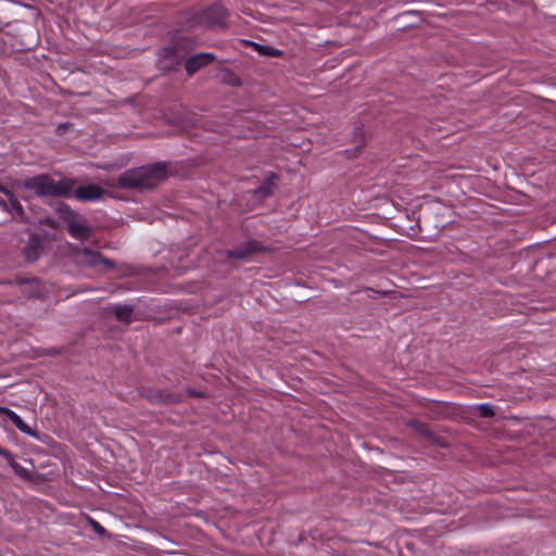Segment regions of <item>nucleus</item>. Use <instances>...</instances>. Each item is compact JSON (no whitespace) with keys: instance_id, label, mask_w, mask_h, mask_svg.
Instances as JSON below:
<instances>
[{"instance_id":"ddd939ff","label":"nucleus","mask_w":556,"mask_h":556,"mask_svg":"<svg viewBox=\"0 0 556 556\" xmlns=\"http://www.w3.org/2000/svg\"><path fill=\"white\" fill-rule=\"evenodd\" d=\"M273 190V182L271 181H265L260 188L256 189L255 193L257 198H265L271 193Z\"/></svg>"},{"instance_id":"20e7f679","label":"nucleus","mask_w":556,"mask_h":556,"mask_svg":"<svg viewBox=\"0 0 556 556\" xmlns=\"http://www.w3.org/2000/svg\"><path fill=\"white\" fill-rule=\"evenodd\" d=\"M104 190L97 185H86L75 190V197L81 201H96L101 199Z\"/></svg>"},{"instance_id":"f8f14e48","label":"nucleus","mask_w":556,"mask_h":556,"mask_svg":"<svg viewBox=\"0 0 556 556\" xmlns=\"http://www.w3.org/2000/svg\"><path fill=\"white\" fill-rule=\"evenodd\" d=\"M12 422L21 432L36 437V432L18 415L14 416V420Z\"/></svg>"},{"instance_id":"9b49d317","label":"nucleus","mask_w":556,"mask_h":556,"mask_svg":"<svg viewBox=\"0 0 556 556\" xmlns=\"http://www.w3.org/2000/svg\"><path fill=\"white\" fill-rule=\"evenodd\" d=\"M114 314L117 319L128 323L131 317V308L128 306L117 305L114 307Z\"/></svg>"},{"instance_id":"6ab92c4d","label":"nucleus","mask_w":556,"mask_h":556,"mask_svg":"<svg viewBox=\"0 0 556 556\" xmlns=\"http://www.w3.org/2000/svg\"><path fill=\"white\" fill-rule=\"evenodd\" d=\"M0 455H1V456H3V457H5V458L9 460V463H10V462H14V460L12 459V455H11L8 451H5V450H3V448H1V447H0Z\"/></svg>"},{"instance_id":"412c9836","label":"nucleus","mask_w":556,"mask_h":556,"mask_svg":"<svg viewBox=\"0 0 556 556\" xmlns=\"http://www.w3.org/2000/svg\"><path fill=\"white\" fill-rule=\"evenodd\" d=\"M232 84H235V85H239V78H235V79H233V81H232Z\"/></svg>"},{"instance_id":"6e6552de","label":"nucleus","mask_w":556,"mask_h":556,"mask_svg":"<svg viewBox=\"0 0 556 556\" xmlns=\"http://www.w3.org/2000/svg\"><path fill=\"white\" fill-rule=\"evenodd\" d=\"M68 231L76 239H86L89 237L90 229L83 223L72 222L68 225Z\"/></svg>"},{"instance_id":"2eb2a0df","label":"nucleus","mask_w":556,"mask_h":556,"mask_svg":"<svg viewBox=\"0 0 556 556\" xmlns=\"http://www.w3.org/2000/svg\"><path fill=\"white\" fill-rule=\"evenodd\" d=\"M10 465L18 476L28 478V476H29L28 471L24 467H22L20 464L15 463V462H10Z\"/></svg>"},{"instance_id":"9d476101","label":"nucleus","mask_w":556,"mask_h":556,"mask_svg":"<svg viewBox=\"0 0 556 556\" xmlns=\"http://www.w3.org/2000/svg\"><path fill=\"white\" fill-rule=\"evenodd\" d=\"M4 193L9 195L10 212L13 217L23 220L24 212L22 204L10 192L7 191Z\"/></svg>"},{"instance_id":"4468645a","label":"nucleus","mask_w":556,"mask_h":556,"mask_svg":"<svg viewBox=\"0 0 556 556\" xmlns=\"http://www.w3.org/2000/svg\"><path fill=\"white\" fill-rule=\"evenodd\" d=\"M481 417H492L494 415L493 407L489 404H479L476 406Z\"/></svg>"},{"instance_id":"a211bd4d","label":"nucleus","mask_w":556,"mask_h":556,"mask_svg":"<svg viewBox=\"0 0 556 556\" xmlns=\"http://www.w3.org/2000/svg\"><path fill=\"white\" fill-rule=\"evenodd\" d=\"M2 414H5L10 418L11 421L14 420V416H17V414L15 412H13L7 407H4V410H2Z\"/></svg>"},{"instance_id":"5701e85b","label":"nucleus","mask_w":556,"mask_h":556,"mask_svg":"<svg viewBox=\"0 0 556 556\" xmlns=\"http://www.w3.org/2000/svg\"><path fill=\"white\" fill-rule=\"evenodd\" d=\"M0 204H2V205H4V206H7L3 202H0Z\"/></svg>"},{"instance_id":"1a4fd4ad","label":"nucleus","mask_w":556,"mask_h":556,"mask_svg":"<svg viewBox=\"0 0 556 556\" xmlns=\"http://www.w3.org/2000/svg\"><path fill=\"white\" fill-rule=\"evenodd\" d=\"M248 43L261 55L279 58L283 54L281 50H278L270 46H264V45H260V43H256L253 41H249Z\"/></svg>"},{"instance_id":"423d86ee","label":"nucleus","mask_w":556,"mask_h":556,"mask_svg":"<svg viewBox=\"0 0 556 556\" xmlns=\"http://www.w3.org/2000/svg\"><path fill=\"white\" fill-rule=\"evenodd\" d=\"M41 248L40 238L36 235H31L23 250L26 261L34 262L39 256V250Z\"/></svg>"},{"instance_id":"f257e3e1","label":"nucleus","mask_w":556,"mask_h":556,"mask_svg":"<svg viewBox=\"0 0 556 556\" xmlns=\"http://www.w3.org/2000/svg\"><path fill=\"white\" fill-rule=\"evenodd\" d=\"M167 176L166 165L157 163L126 170L119 176V184L126 188H153Z\"/></svg>"},{"instance_id":"7ed1b4c3","label":"nucleus","mask_w":556,"mask_h":556,"mask_svg":"<svg viewBox=\"0 0 556 556\" xmlns=\"http://www.w3.org/2000/svg\"><path fill=\"white\" fill-rule=\"evenodd\" d=\"M215 55L208 52L198 53L186 61V71L189 74L195 73L201 67L210 64Z\"/></svg>"},{"instance_id":"aec40b11","label":"nucleus","mask_w":556,"mask_h":556,"mask_svg":"<svg viewBox=\"0 0 556 556\" xmlns=\"http://www.w3.org/2000/svg\"><path fill=\"white\" fill-rule=\"evenodd\" d=\"M37 286H38V281H37V280H31V281L29 282V287H30V289H31V290L36 289V288H37Z\"/></svg>"},{"instance_id":"f3484780","label":"nucleus","mask_w":556,"mask_h":556,"mask_svg":"<svg viewBox=\"0 0 556 556\" xmlns=\"http://www.w3.org/2000/svg\"><path fill=\"white\" fill-rule=\"evenodd\" d=\"M214 10L218 13V21L215 23H220L222 20L226 16V10L222 7H217Z\"/></svg>"},{"instance_id":"dca6fc26","label":"nucleus","mask_w":556,"mask_h":556,"mask_svg":"<svg viewBox=\"0 0 556 556\" xmlns=\"http://www.w3.org/2000/svg\"><path fill=\"white\" fill-rule=\"evenodd\" d=\"M91 526L97 533L104 534L105 530L99 522L91 520Z\"/></svg>"},{"instance_id":"4be33fe9","label":"nucleus","mask_w":556,"mask_h":556,"mask_svg":"<svg viewBox=\"0 0 556 556\" xmlns=\"http://www.w3.org/2000/svg\"><path fill=\"white\" fill-rule=\"evenodd\" d=\"M2 410H4V407H3V406H0V413H2Z\"/></svg>"},{"instance_id":"0eeeda50","label":"nucleus","mask_w":556,"mask_h":556,"mask_svg":"<svg viewBox=\"0 0 556 556\" xmlns=\"http://www.w3.org/2000/svg\"><path fill=\"white\" fill-rule=\"evenodd\" d=\"M257 250L256 243L248 242L243 244L242 247H239L237 249H233L228 252V256L232 258H245L250 254H252L254 251Z\"/></svg>"},{"instance_id":"f03ea898","label":"nucleus","mask_w":556,"mask_h":556,"mask_svg":"<svg viewBox=\"0 0 556 556\" xmlns=\"http://www.w3.org/2000/svg\"><path fill=\"white\" fill-rule=\"evenodd\" d=\"M74 181L70 178H62L58 181L48 175L35 176L20 184L34 191L37 195H70L74 189Z\"/></svg>"},{"instance_id":"39448f33","label":"nucleus","mask_w":556,"mask_h":556,"mask_svg":"<svg viewBox=\"0 0 556 556\" xmlns=\"http://www.w3.org/2000/svg\"><path fill=\"white\" fill-rule=\"evenodd\" d=\"M76 260L80 264L92 266V267L99 266L100 264L111 265L110 261L103 260L98 253L92 252L88 249L78 251L76 253Z\"/></svg>"}]
</instances>
